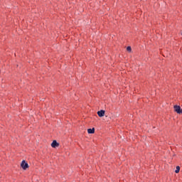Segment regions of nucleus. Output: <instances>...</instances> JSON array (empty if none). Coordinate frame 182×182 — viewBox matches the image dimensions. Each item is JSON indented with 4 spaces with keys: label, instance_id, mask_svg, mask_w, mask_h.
<instances>
[{
    "label": "nucleus",
    "instance_id": "nucleus-7",
    "mask_svg": "<svg viewBox=\"0 0 182 182\" xmlns=\"http://www.w3.org/2000/svg\"><path fill=\"white\" fill-rule=\"evenodd\" d=\"M127 50L128 52H132V47L128 46V47L127 48Z\"/></svg>",
    "mask_w": 182,
    "mask_h": 182
},
{
    "label": "nucleus",
    "instance_id": "nucleus-1",
    "mask_svg": "<svg viewBox=\"0 0 182 182\" xmlns=\"http://www.w3.org/2000/svg\"><path fill=\"white\" fill-rule=\"evenodd\" d=\"M174 111L178 113V114H181L182 113V109L181 107L180 106L178 105H174L173 107Z\"/></svg>",
    "mask_w": 182,
    "mask_h": 182
},
{
    "label": "nucleus",
    "instance_id": "nucleus-6",
    "mask_svg": "<svg viewBox=\"0 0 182 182\" xmlns=\"http://www.w3.org/2000/svg\"><path fill=\"white\" fill-rule=\"evenodd\" d=\"M175 173H180V166H176V169L175 171Z\"/></svg>",
    "mask_w": 182,
    "mask_h": 182
},
{
    "label": "nucleus",
    "instance_id": "nucleus-3",
    "mask_svg": "<svg viewBox=\"0 0 182 182\" xmlns=\"http://www.w3.org/2000/svg\"><path fill=\"white\" fill-rule=\"evenodd\" d=\"M51 147H53V149H55L56 147H59V143H58V141H56V140L53 141V142L51 144Z\"/></svg>",
    "mask_w": 182,
    "mask_h": 182
},
{
    "label": "nucleus",
    "instance_id": "nucleus-2",
    "mask_svg": "<svg viewBox=\"0 0 182 182\" xmlns=\"http://www.w3.org/2000/svg\"><path fill=\"white\" fill-rule=\"evenodd\" d=\"M21 166L22 167L23 170H26V168L29 167V165L25 161H22Z\"/></svg>",
    "mask_w": 182,
    "mask_h": 182
},
{
    "label": "nucleus",
    "instance_id": "nucleus-5",
    "mask_svg": "<svg viewBox=\"0 0 182 182\" xmlns=\"http://www.w3.org/2000/svg\"><path fill=\"white\" fill-rule=\"evenodd\" d=\"M87 133H88L89 134H93V133H95V128L88 129H87Z\"/></svg>",
    "mask_w": 182,
    "mask_h": 182
},
{
    "label": "nucleus",
    "instance_id": "nucleus-4",
    "mask_svg": "<svg viewBox=\"0 0 182 182\" xmlns=\"http://www.w3.org/2000/svg\"><path fill=\"white\" fill-rule=\"evenodd\" d=\"M97 114L99 117H103V116H105V110L101 109L100 111H98Z\"/></svg>",
    "mask_w": 182,
    "mask_h": 182
}]
</instances>
